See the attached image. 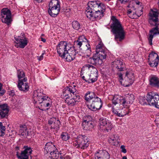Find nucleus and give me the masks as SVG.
<instances>
[{
  "instance_id": "41",
  "label": "nucleus",
  "mask_w": 159,
  "mask_h": 159,
  "mask_svg": "<svg viewBox=\"0 0 159 159\" xmlns=\"http://www.w3.org/2000/svg\"><path fill=\"white\" fill-rule=\"evenodd\" d=\"M48 100H51L50 98L47 95H44L41 98V100L40 101H39V103L43 104L45 103V102H46V103L48 102Z\"/></svg>"
},
{
  "instance_id": "21",
  "label": "nucleus",
  "mask_w": 159,
  "mask_h": 159,
  "mask_svg": "<svg viewBox=\"0 0 159 159\" xmlns=\"http://www.w3.org/2000/svg\"><path fill=\"white\" fill-rule=\"evenodd\" d=\"M48 123L52 129L57 130L59 128L60 122L57 118L54 117L50 118L48 121Z\"/></svg>"
},
{
  "instance_id": "6",
  "label": "nucleus",
  "mask_w": 159,
  "mask_h": 159,
  "mask_svg": "<svg viewBox=\"0 0 159 159\" xmlns=\"http://www.w3.org/2000/svg\"><path fill=\"white\" fill-rule=\"evenodd\" d=\"M83 44L85 45L87 47L86 50L87 54L85 56L86 57H89L91 54V47L89 43H88V40L84 35L80 36L78 40L74 43V45L79 48H80Z\"/></svg>"
},
{
  "instance_id": "34",
  "label": "nucleus",
  "mask_w": 159,
  "mask_h": 159,
  "mask_svg": "<svg viewBox=\"0 0 159 159\" xmlns=\"http://www.w3.org/2000/svg\"><path fill=\"white\" fill-rule=\"evenodd\" d=\"M123 98L118 95H114L112 100V103L115 105L120 103V106L122 105L121 102Z\"/></svg>"
},
{
  "instance_id": "44",
  "label": "nucleus",
  "mask_w": 159,
  "mask_h": 159,
  "mask_svg": "<svg viewBox=\"0 0 159 159\" xmlns=\"http://www.w3.org/2000/svg\"><path fill=\"white\" fill-rule=\"evenodd\" d=\"M61 138L62 139L65 141H66L68 140L70 138V136L68 135V134L66 133H62L61 135Z\"/></svg>"
},
{
  "instance_id": "20",
  "label": "nucleus",
  "mask_w": 159,
  "mask_h": 159,
  "mask_svg": "<svg viewBox=\"0 0 159 159\" xmlns=\"http://www.w3.org/2000/svg\"><path fill=\"white\" fill-rule=\"evenodd\" d=\"M134 99V96L133 94H128L124 98H123L121 103L123 107H129Z\"/></svg>"
},
{
  "instance_id": "23",
  "label": "nucleus",
  "mask_w": 159,
  "mask_h": 159,
  "mask_svg": "<svg viewBox=\"0 0 159 159\" xmlns=\"http://www.w3.org/2000/svg\"><path fill=\"white\" fill-rule=\"evenodd\" d=\"M27 80V79H24V80L18 82V87L20 90L25 92L28 91L29 86Z\"/></svg>"
},
{
  "instance_id": "33",
  "label": "nucleus",
  "mask_w": 159,
  "mask_h": 159,
  "mask_svg": "<svg viewBox=\"0 0 159 159\" xmlns=\"http://www.w3.org/2000/svg\"><path fill=\"white\" fill-rule=\"evenodd\" d=\"M137 5H139V7L138 9H136L137 11L136 14L138 16V18L140 16L143 14L142 9L143 8V4L139 1H137L135 2Z\"/></svg>"
},
{
  "instance_id": "32",
  "label": "nucleus",
  "mask_w": 159,
  "mask_h": 159,
  "mask_svg": "<svg viewBox=\"0 0 159 159\" xmlns=\"http://www.w3.org/2000/svg\"><path fill=\"white\" fill-rule=\"evenodd\" d=\"M137 11L136 9L132 8L128 10L127 14L129 17L132 19H136L138 18L136 14Z\"/></svg>"
},
{
  "instance_id": "17",
  "label": "nucleus",
  "mask_w": 159,
  "mask_h": 159,
  "mask_svg": "<svg viewBox=\"0 0 159 159\" xmlns=\"http://www.w3.org/2000/svg\"><path fill=\"white\" fill-rule=\"evenodd\" d=\"M99 127L102 129L106 130L108 132L112 129L113 125L109 120L104 117L100 119Z\"/></svg>"
},
{
  "instance_id": "3",
  "label": "nucleus",
  "mask_w": 159,
  "mask_h": 159,
  "mask_svg": "<svg viewBox=\"0 0 159 159\" xmlns=\"http://www.w3.org/2000/svg\"><path fill=\"white\" fill-rule=\"evenodd\" d=\"M111 20L112 23L111 27L115 34V40L118 43V41L121 42L125 39V32L120 22L115 16H111Z\"/></svg>"
},
{
  "instance_id": "54",
  "label": "nucleus",
  "mask_w": 159,
  "mask_h": 159,
  "mask_svg": "<svg viewBox=\"0 0 159 159\" xmlns=\"http://www.w3.org/2000/svg\"><path fill=\"white\" fill-rule=\"evenodd\" d=\"M122 159H127V157L126 156H125L123 157Z\"/></svg>"
},
{
  "instance_id": "8",
  "label": "nucleus",
  "mask_w": 159,
  "mask_h": 159,
  "mask_svg": "<svg viewBox=\"0 0 159 159\" xmlns=\"http://www.w3.org/2000/svg\"><path fill=\"white\" fill-rule=\"evenodd\" d=\"M147 100L149 104L159 109V93L151 92L148 93Z\"/></svg>"
},
{
  "instance_id": "9",
  "label": "nucleus",
  "mask_w": 159,
  "mask_h": 159,
  "mask_svg": "<svg viewBox=\"0 0 159 159\" xmlns=\"http://www.w3.org/2000/svg\"><path fill=\"white\" fill-rule=\"evenodd\" d=\"M89 140L87 137L84 135H79L76 139L75 143H73L74 146L77 148H80L84 149L87 148L89 145Z\"/></svg>"
},
{
  "instance_id": "26",
  "label": "nucleus",
  "mask_w": 159,
  "mask_h": 159,
  "mask_svg": "<svg viewBox=\"0 0 159 159\" xmlns=\"http://www.w3.org/2000/svg\"><path fill=\"white\" fill-rule=\"evenodd\" d=\"M44 96L43 93V90L42 89H39L34 91L33 93V97L35 99H37L39 101L41 100V98Z\"/></svg>"
},
{
  "instance_id": "38",
  "label": "nucleus",
  "mask_w": 159,
  "mask_h": 159,
  "mask_svg": "<svg viewBox=\"0 0 159 159\" xmlns=\"http://www.w3.org/2000/svg\"><path fill=\"white\" fill-rule=\"evenodd\" d=\"M82 125L84 128H86L88 129H90L93 127L92 121H87L86 120H84Z\"/></svg>"
},
{
  "instance_id": "19",
  "label": "nucleus",
  "mask_w": 159,
  "mask_h": 159,
  "mask_svg": "<svg viewBox=\"0 0 159 159\" xmlns=\"http://www.w3.org/2000/svg\"><path fill=\"white\" fill-rule=\"evenodd\" d=\"M9 111V107L7 104H0V119L7 118Z\"/></svg>"
},
{
  "instance_id": "28",
  "label": "nucleus",
  "mask_w": 159,
  "mask_h": 159,
  "mask_svg": "<svg viewBox=\"0 0 159 159\" xmlns=\"http://www.w3.org/2000/svg\"><path fill=\"white\" fill-rule=\"evenodd\" d=\"M150 84L153 87L156 88L159 87V79L156 76H153L150 78Z\"/></svg>"
},
{
  "instance_id": "37",
  "label": "nucleus",
  "mask_w": 159,
  "mask_h": 159,
  "mask_svg": "<svg viewBox=\"0 0 159 159\" xmlns=\"http://www.w3.org/2000/svg\"><path fill=\"white\" fill-rule=\"evenodd\" d=\"M148 59V61L155 60L158 61L159 60V57L157 54L154 52H152L149 54Z\"/></svg>"
},
{
  "instance_id": "10",
  "label": "nucleus",
  "mask_w": 159,
  "mask_h": 159,
  "mask_svg": "<svg viewBox=\"0 0 159 159\" xmlns=\"http://www.w3.org/2000/svg\"><path fill=\"white\" fill-rule=\"evenodd\" d=\"M75 86L73 87L67 86L64 88L61 95V97L64 100L70 98L73 96H75L77 94L76 89L75 88Z\"/></svg>"
},
{
  "instance_id": "43",
  "label": "nucleus",
  "mask_w": 159,
  "mask_h": 159,
  "mask_svg": "<svg viewBox=\"0 0 159 159\" xmlns=\"http://www.w3.org/2000/svg\"><path fill=\"white\" fill-rule=\"evenodd\" d=\"M159 60L148 61L149 64L152 67H156L157 66Z\"/></svg>"
},
{
  "instance_id": "56",
  "label": "nucleus",
  "mask_w": 159,
  "mask_h": 159,
  "mask_svg": "<svg viewBox=\"0 0 159 159\" xmlns=\"http://www.w3.org/2000/svg\"><path fill=\"white\" fill-rule=\"evenodd\" d=\"M59 154H63V153H62L61 151H60L59 152Z\"/></svg>"
},
{
  "instance_id": "14",
  "label": "nucleus",
  "mask_w": 159,
  "mask_h": 159,
  "mask_svg": "<svg viewBox=\"0 0 159 159\" xmlns=\"http://www.w3.org/2000/svg\"><path fill=\"white\" fill-rule=\"evenodd\" d=\"M14 38L16 41L15 45L16 48H23L28 44V39L25 37L24 34H21L17 37H15Z\"/></svg>"
},
{
  "instance_id": "53",
  "label": "nucleus",
  "mask_w": 159,
  "mask_h": 159,
  "mask_svg": "<svg viewBox=\"0 0 159 159\" xmlns=\"http://www.w3.org/2000/svg\"><path fill=\"white\" fill-rule=\"evenodd\" d=\"M41 41H42V42H43L44 43L46 42V39H45L43 38L42 37H41Z\"/></svg>"
},
{
  "instance_id": "45",
  "label": "nucleus",
  "mask_w": 159,
  "mask_h": 159,
  "mask_svg": "<svg viewBox=\"0 0 159 159\" xmlns=\"http://www.w3.org/2000/svg\"><path fill=\"white\" fill-rule=\"evenodd\" d=\"M48 102L46 103V102H45V103L43 104V105L45 107H50L52 105V101L50 100H48Z\"/></svg>"
},
{
  "instance_id": "22",
  "label": "nucleus",
  "mask_w": 159,
  "mask_h": 159,
  "mask_svg": "<svg viewBox=\"0 0 159 159\" xmlns=\"http://www.w3.org/2000/svg\"><path fill=\"white\" fill-rule=\"evenodd\" d=\"M95 159H109V154L107 151L101 150L95 153Z\"/></svg>"
},
{
  "instance_id": "49",
  "label": "nucleus",
  "mask_w": 159,
  "mask_h": 159,
  "mask_svg": "<svg viewBox=\"0 0 159 159\" xmlns=\"http://www.w3.org/2000/svg\"><path fill=\"white\" fill-rule=\"evenodd\" d=\"M155 122L157 125V126L159 128V116H157L155 120Z\"/></svg>"
},
{
  "instance_id": "52",
  "label": "nucleus",
  "mask_w": 159,
  "mask_h": 159,
  "mask_svg": "<svg viewBox=\"0 0 159 159\" xmlns=\"http://www.w3.org/2000/svg\"><path fill=\"white\" fill-rule=\"evenodd\" d=\"M120 1L121 3L125 4L129 0H118Z\"/></svg>"
},
{
  "instance_id": "51",
  "label": "nucleus",
  "mask_w": 159,
  "mask_h": 159,
  "mask_svg": "<svg viewBox=\"0 0 159 159\" xmlns=\"http://www.w3.org/2000/svg\"><path fill=\"white\" fill-rule=\"evenodd\" d=\"M8 93L10 95L13 96L14 95V92L13 90H10L8 91Z\"/></svg>"
},
{
  "instance_id": "12",
  "label": "nucleus",
  "mask_w": 159,
  "mask_h": 159,
  "mask_svg": "<svg viewBox=\"0 0 159 159\" xmlns=\"http://www.w3.org/2000/svg\"><path fill=\"white\" fill-rule=\"evenodd\" d=\"M1 13L2 22L8 25L11 24L12 20L11 11L7 8H3L2 10Z\"/></svg>"
},
{
  "instance_id": "42",
  "label": "nucleus",
  "mask_w": 159,
  "mask_h": 159,
  "mask_svg": "<svg viewBox=\"0 0 159 159\" xmlns=\"http://www.w3.org/2000/svg\"><path fill=\"white\" fill-rule=\"evenodd\" d=\"M5 127L3 125L2 122H0V136H3L5 134Z\"/></svg>"
},
{
  "instance_id": "48",
  "label": "nucleus",
  "mask_w": 159,
  "mask_h": 159,
  "mask_svg": "<svg viewBox=\"0 0 159 159\" xmlns=\"http://www.w3.org/2000/svg\"><path fill=\"white\" fill-rule=\"evenodd\" d=\"M125 146L124 145H122L120 146V148L121 149V152L124 153L126 152L127 151L125 148Z\"/></svg>"
},
{
  "instance_id": "11",
  "label": "nucleus",
  "mask_w": 159,
  "mask_h": 159,
  "mask_svg": "<svg viewBox=\"0 0 159 159\" xmlns=\"http://www.w3.org/2000/svg\"><path fill=\"white\" fill-rule=\"evenodd\" d=\"M159 11L156 9H151L149 14V22L150 25H159Z\"/></svg>"
},
{
  "instance_id": "39",
  "label": "nucleus",
  "mask_w": 159,
  "mask_h": 159,
  "mask_svg": "<svg viewBox=\"0 0 159 159\" xmlns=\"http://www.w3.org/2000/svg\"><path fill=\"white\" fill-rule=\"evenodd\" d=\"M122 107L121 106L120 108L118 107L113 106L112 107V112L115 114L116 116L119 117V114L121 113Z\"/></svg>"
},
{
  "instance_id": "30",
  "label": "nucleus",
  "mask_w": 159,
  "mask_h": 159,
  "mask_svg": "<svg viewBox=\"0 0 159 159\" xmlns=\"http://www.w3.org/2000/svg\"><path fill=\"white\" fill-rule=\"evenodd\" d=\"M85 99L88 102H90L98 97L95 95L94 93L92 92H88L85 95Z\"/></svg>"
},
{
  "instance_id": "15",
  "label": "nucleus",
  "mask_w": 159,
  "mask_h": 159,
  "mask_svg": "<svg viewBox=\"0 0 159 159\" xmlns=\"http://www.w3.org/2000/svg\"><path fill=\"white\" fill-rule=\"evenodd\" d=\"M124 79V86L127 87L133 84L134 80V76L132 70H126Z\"/></svg>"
},
{
  "instance_id": "29",
  "label": "nucleus",
  "mask_w": 159,
  "mask_h": 159,
  "mask_svg": "<svg viewBox=\"0 0 159 159\" xmlns=\"http://www.w3.org/2000/svg\"><path fill=\"white\" fill-rule=\"evenodd\" d=\"M27 130V128L25 125H20L19 130V134L24 137L29 135V131Z\"/></svg>"
},
{
  "instance_id": "4",
  "label": "nucleus",
  "mask_w": 159,
  "mask_h": 159,
  "mask_svg": "<svg viewBox=\"0 0 159 159\" xmlns=\"http://www.w3.org/2000/svg\"><path fill=\"white\" fill-rule=\"evenodd\" d=\"M86 67L90 71L89 74H85L83 70L81 72V76L82 79L88 83H93L96 81L98 77V72L97 69L92 65H87Z\"/></svg>"
},
{
  "instance_id": "2",
  "label": "nucleus",
  "mask_w": 159,
  "mask_h": 159,
  "mask_svg": "<svg viewBox=\"0 0 159 159\" xmlns=\"http://www.w3.org/2000/svg\"><path fill=\"white\" fill-rule=\"evenodd\" d=\"M57 52L59 56L70 61L75 58L76 53L72 44L65 41L60 42L57 46Z\"/></svg>"
},
{
  "instance_id": "16",
  "label": "nucleus",
  "mask_w": 159,
  "mask_h": 159,
  "mask_svg": "<svg viewBox=\"0 0 159 159\" xmlns=\"http://www.w3.org/2000/svg\"><path fill=\"white\" fill-rule=\"evenodd\" d=\"M102 102L101 99L98 97L90 102L88 105L89 109L93 111L100 110L102 106Z\"/></svg>"
},
{
  "instance_id": "36",
  "label": "nucleus",
  "mask_w": 159,
  "mask_h": 159,
  "mask_svg": "<svg viewBox=\"0 0 159 159\" xmlns=\"http://www.w3.org/2000/svg\"><path fill=\"white\" fill-rule=\"evenodd\" d=\"M17 76L18 79V82L24 80V79H26L25 77L24 72L22 70H19L17 71Z\"/></svg>"
},
{
  "instance_id": "40",
  "label": "nucleus",
  "mask_w": 159,
  "mask_h": 159,
  "mask_svg": "<svg viewBox=\"0 0 159 159\" xmlns=\"http://www.w3.org/2000/svg\"><path fill=\"white\" fill-rule=\"evenodd\" d=\"M72 25L73 29L75 30H78L80 28V24L77 21H73L72 23Z\"/></svg>"
},
{
  "instance_id": "24",
  "label": "nucleus",
  "mask_w": 159,
  "mask_h": 159,
  "mask_svg": "<svg viewBox=\"0 0 159 159\" xmlns=\"http://www.w3.org/2000/svg\"><path fill=\"white\" fill-rule=\"evenodd\" d=\"M108 141L111 145L117 146L120 143L119 136L116 134L111 135L109 137Z\"/></svg>"
},
{
  "instance_id": "55",
  "label": "nucleus",
  "mask_w": 159,
  "mask_h": 159,
  "mask_svg": "<svg viewBox=\"0 0 159 159\" xmlns=\"http://www.w3.org/2000/svg\"><path fill=\"white\" fill-rule=\"evenodd\" d=\"M16 150H19V147H16Z\"/></svg>"
},
{
  "instance_id": "50",
  "label": "nucleus",
  "mask_w": 159,
  "mask_h": 159,
  "mask_svg": "<svg viewBox=\"0 0 159 159\" xmlns=\"http://www.w3.org/2000/svg\"><path fill=\"white\" fill-rule=\"evenodd\" d=\"M45 51H44V52H43L41 56L38 57V59L39 61L42 60L43 59V55L44 54Z\"/></svg>"
},
{
  "instance_id": "58",
  "label": "nucleus",
  "mask_w": 159,
  "mask_h": 159,
  "mask_svg": "<svg viewBox=\"0 0 159 159\" xmlns=\"http://www.w3.org/2000/svg\"><path fill=\"white\" fill-rule=\"evenodd\" d=\"M42 35H43H43H44V34H42Z\"/></svg>"
},
{
  "instance_id": "7",
  "label": "nucleus",
  "mask_w": 159,
  "mask_h": 159,
  "mask_svg": "<svg viewBox=\"0 0 159 159\" xmlns=\"http://www.w3.org/2000/svg\"><path fill=\"white\" fill-rule=\"evenodd\" d=\"M60 10V2L57 0H52L49 4L48 12L52 17H55L59 13Z\"/></svg>"
},
{
  "instance_id": "35",
  "label": "nucleus",
  "mask_w": 159,
  "mask_h": 159,
  "mask_svg": "<svg viewBox=\"0 0 159 159\" xmlns=\"http://www.w3.org/2000/svg\"><path fill=\"white\" fill-rule=\"evenodd\" d=\"M129 107H123L121 108V113L119 114V117H123L128 115L129 112Z\"/></svg>"
},
{
  "instance_id": "47",
  "label": "nucleus",
  "mask_w": 159,
  "mask_h": 159,
  "mask_svg": "<svg viewBox=\"0 0 159 159\" xmlns=\"http://www.w3.org/2000/svg\"><path fill=\"white\" fill-rule=\"evenodd\" d=\"M5 91L2 89V85L0 83V96H2L5 93Z\"/></svg>"
},
{
  "instance_id": "46",
  "label": "nucleus",
  "mask_w": 159,
  "mask_h": 159,
  "mask_svg": "<svg viewBox=\"0 0 159 159\" xmlns=\"http://www.w3.org/2000/svg\"><path fill=\"white\" fill-rule=\"evenodd\" d=\"M119 77V80L120 82L122 85V81L123 80V75L121 73H120L117 74Z\"/></svg>"
},
{
  "instance_id": "31",
  "label": "nucleus",
  "mask_w": 159,
  "mask_h": 159,
  "mask_svg": "<svg viewBox=\"0 0 159 159\" xmlns=\"http://www.w3.org/2000/svg\"><path fill=\"white\" fill-rule=\"evenodd\" d=\"M106 48L103 43L100 42V43L96 46V53H99L102 54L101 53H106Z\"/></svg>"
},
{
  "instance_id": "27",
  "label": "nucleus",
  "mask_w": 159,
  "mask_h": 159,
  "mask_svg": "<svg viewBox=\"0 0 159 159\" xmlns=\"http://www.w3.org/2000/svg\"><path fill=\"white\" fill-rule=\"evenodd\" d=\"M123 63L120 59L118 58L116 59L112 63V65L113 67H115L120 71H122L123 70V68L122 67Z\"/></svg>"
},
{
  "instance_id": "5",
  "label": "nucleus",
  "mask_w": 159,
  "mask_h": 159,
  "mask_svg": "<svg viewBox=\"0 0 159 159\" xmlns=\"http://www.w3.org/2000/svg\"><path fill=\"white\" fill-rule=\"evenodd\" d=\"M44 152L47 154H50L51 159H70L68 156H66L64 158L61 156L59 157V155L57 153L56 147L51 142L46 143L44 147Z\"/></svg>"
},
{
  "instance_id": "18",
  "label": "nucleus",
  "mask_w": 159,
  "mask_h": 159,
  "mask_svg": "<svg viewBox=\"0 0 159 159\" xmlns=\"http://www.w3.org/2000/svg\"><path fill=\"white\" fill-rule=\"evenodd\" d=\"M25 149L20 153L18 152H16V156L19 159H28L29 156L31 154L32 150L30 147L25 146L24 147Z\"/></svg>"
},
{
  "instance_id": "57",
  "label": "nucleus",
  "mask_w": 159,
  "mask_h": 159,
  "mask_svg": "<svg viewBox=\"0 0 159 159\" xmlns=\"http://www.w3.org/2000/svg\"><path fill=\"white\" fill-rule=\"evenodd\" d=\"M105 0L106 1H110V0Z\"/></svg>"
},
{
  "instance_id": "13",
  "label": "nucleus",
  "mask_w": 159,
  "mask_h": 159,
  "mask_svg": "<svg viewBox=\"0 0 159 159\" xmlns=\"http://www.w3.org/2000/svg\"><path fill=\"white\" fill-rule=\"evenodd\" d=\"M94 54L91 59V63L93 64L96 65H101L106 58V53H102Z\"/></svg>"
},
{
  "instance_id": "25",
  "label": "nucleus",
  "mask_w": 159,
  "mask_h": 159,
  "mask_svg": "<svg viewBox=\"0 0 159 159\" xmlns=\"http://www.w3.org/2000/svg\"><path fill=\"white\" fill-rule=\"evenodd\" d=\"M79 99L80 96L76 94V95L73 96L70 98H68L65 100V101L68 105L70 106H73L75 104L76 102L77 101V100Z\"/></svg>"
},
{
  "instance_id": "1",
  "label": "nucleus",
  "mask_w": 159,
  "mask_h": 159,
  "mask_svg": "<svg viewBox=\"0 0 159 159\" xmlns=\"http://www.w3.org/2000/svg\"><path fill=\"white\" fill-rule=\"evenodd\" d=\"M107 6L100 1H90L87 4L85 13L87 18L93 21L100 19L104 16Z\"/></svg>"
}]
</instances>
